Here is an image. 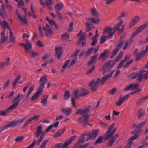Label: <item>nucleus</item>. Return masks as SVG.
<instances>
[{
    "label": "nucleus",
    "instance_id": "nucleus-57",
    "mask_svg": "<svg viewBox=\"0 0 148 148\" xmlns=\"http://www.w3.org/2000/svg\"><path fill=\"white\" fill-rule=\"evenodd\" d=\"M133 42V40H130L129 41L125 43L123 48V50L125 49L128 46V45L131 44Z\"/></svg>",
    "mask_w": 148,
    "mask_h": 148
},
{
    "label": "nucleus",
    "instance_id": "nucleus-3",
    "mask_svg": "<svg viewBox=\"0 0 148 148\" xmlns=\"http://www.w3.org/2000/svg\"><path fill=\"white\" fill-rule=\"evenodd\" d=\"M104 34L107 33L108 36H102L100 40V43L101 44L104 43L106 40L107 38H111L113 35L114 33L112 31V28L110 27H106L103 32Z\"/></svg>",
    "mask_w": 148,
    "mask_h": 148
},
{
    "label": "nucleus",
    "instance_id": "nucleus-5",
    "mask_svg": "<svg viewBox=\"0 0 148 148\" xmlns=\"http://www.w3.org/2000/svg\"><path fill=\"white\" fill-rule=\"evenodd\" d=\"M24 95H20L18 94V95L15 97L12 100V103H13L6 110V111L9 110H12L13 109L16 108L18 105L20 101V100L19 99L20 97H23Z\"/></svg>",
    "mask_w": 148,
    "mask_h": 148
},
{
    "label": "nucleus",
    "instance_id": "nucleus-2",
    "mask_svg": "<svg viewBox=\"0 0 148 148\" xmlns=\"http://www.w3.org/2000/svg\"><path fill=\"white\" fill-rule=\"evenodd\" d=\"M90 107L91 106H89L83 110L79 108L75 112L76 114H80L82 116V117H80L79 118L78 122L79 123L82 124L83 126H85L87 123L88 119L90 116L88 113Z\"/></svg>",
    "mask_w": 148,
    "mask_h": 148
},
{
    "label": "nucleus",
    "instance_id": "nucleus-8",
    "mask_svg": "<svg viewBox=\"0 0 148 148\" xmlns=\"http://www.w3.org/2000/svg\"><path fill=\"white\" fill-rule=\"evenodd\" d=\"M112 62L111 60H110L106 62L104 64L102 69L105 70L103 73V75H104L106 72L109 71L116 64L115 63H112L110 66V64Z\"/></svg>",
    "mask_w": 148,
    "mask_h": 148
},
{
    "label": "nucleus",
    "instance_id": "nucleus-32",
    "mask_svg": "<svg viewBox=\"0 0 148 148\" xmlns=\"http://www.w3.org/2000/svg\"><path fill=\"white\" fill-rule=\"evenodd\" d=\"M87 20H90V22L91 23H94L97 24L100 21V19L99 18H90L88 19Z\"/></svg>",
    "mask_w": 148,
    "mask_h": 148
},
{
    "label": "nucleus",
    "instance_id": "nucleus-46",
    "mask_svg": "<svg viewBox=\"0 0 148 148\" xmlns=\"http://www.w3.org/2000/svg\"><path fill=\"white\" fill-rule=\"evenodd\" d=\"M119 50L116 48L114 49L112 52V55L110 56V58L112 59L113 58L117 53Z\"/></svg>",
    "mask_w": 148,
    "mask_h": 148
},
{
    "label": "nucleus",
    "instance_id": "nucleus-55",
    "mask_svg": "<svg viewBox=\"0 0 148 148\" xmlns=\"http://www.w3.org/2000/svg\"><path fill=\"white\" fill-rule=\"evenodd\" d=\"M49 24L51 25H53L55 26L56 28L58 29V26L56 24V22L53 20H51L49 22Z\"/></svg>",
    "mask_w": 148,
    "mask_h": 148
},
{
    "label": "nucleus",
    "instance_id": "nucleus-61",
    "mask_svg": "<svg viewBox=\"0 0 148 148\" xmlns=\"http://www.w3.org/2000/svg\"><path fill=\"white\" fill-rule=\"evenodd\" d=\"M123 102L121 98L119 97V99L116 103V105L117 106H120L122 104Z\"/></svg>",
    "mask_w": 148,
    "mask_h": 148
},
{
    "label": "nucleus",
    "instance_id": "nucleus-35",
    "mask_svg": "<svg viewBox=\"0 0 148 148\" xmlns=\"http://www.w3.org/2000/svg\"><path fill=\"white\" fill-rule=\"evenodd\" d=\"M43 29L45 31L46 36L50 35L52 34V31L50 28H46L44 27H43Z\"/></svg>",
    "mask_w": 148,
    "mask_h": 148
},
{
    "label": "nucleus",
    "instance_id": "nucleus-7",
    "mask_svg": "<svg viewBox=\"0 0 148 148\" xmlns=\"http://www.w3.org/2000/svg\"><path fill=\"white\" fill-rule=\"evenodd\" d=\"M77 137V136L74 135L71 137L67 141L65 142L64 144L60 143L56 146V148H68L67 146L70 144Z\"/></svg>",
    "mask_w": 148,
    "mask_h": 148
},
{
    "label": "nucleus",
    "instance_id": "nucleus-6",
    "mask_svg": "<svg viewBox=\"0 0 148 148\" xmlns=\"http://www.w3.org/2000/svg\"><path fill=\"white\" fill-rule=\"evenodd\" d=\"M42 127L41 125H40L37 128V131L36 134V137L38 138L41 135L40 137L37 141V144L38 145H39L40 144L45 135V134L42 131Z\"/></svg>",
    "mask_w": 148,
    "mask_h": 148
},
{
    "label": "nucleus",
    "instance_id": "nucleus-42",
    "mask_svg": "<svg viewBox=\"0 0 148 148\" xmlns=\"http://www.w3.org/2000/svg\"><path fill=\"white\" fill-rule=\"evenodd\" d=\"M127 14L123 12H122L120 13V15L117 18V19L119 21H122V23L123 22V21L122 19L123 17H124L126 16Z\"/></svg>",
    "mask_w": 148,
    "mask_h": 148
},
{
    "label": "nucleus",
    "instance_id": "nucleus-12",
    "mask_svg": "<svg viewBox=\"0 0 148 148\" xmlns=\"http://www.w3.org/2000/svg\"><path fill=\"white\" fill-rule=\"evenodd\" d=\"M48 82V79L45 75L41 77L39 81L40 86L38 89L43 91L44 87V86Z\"/></svg>",
    "mask_w": 148,
    "mask_h": 148
},
{
    "label": "nucleus",
    "instance_id": "nucleus-11",
    "mask_svg": "<svg viewBox=\"0 0 148 148\" xmlns=\"http://www.w3.org/2000/svg\"><path fill=\"white\" fill-rule=\"evenodd\" d=\"M27 44L29 47V49L27 50L26 51V52L27 53L29 52L31 53V56L32 57H35L38 56L39 53L37 52H35L32 50V45L31 43L29 40H27L26 41Z\"/></svg>",
    "mask_w": 148,
    "mask_h": 148
},
{
    "label": "nucleus",
    "instance_id": "nucleus-28",
    "mask_svg": "<svg viewBox=\"0 0 148 148\" xmlns=\"http://www.w3.org/2000/svg\"><path fill=\"white\" fill-rule=\"evenodd\" d=\"M48 96L47 95H45L43 98L41 100L40 103L44 106H46L47 104Z\"/></svg>",
    "mask_w": 148,
    "mask_h": 148
},
{
    "label": "nucleus",
    "instance_id": "nucleus-59",
    "mask_svg": "<svg viewBox=\"0 0 148 148\" xmlns=\"http://www.w3.org/2000/svg\"><path fill=\"white\" fill-rule=\"evenodd\" d=\"M31 9L32 11V12H29L28 13V15L30 16L34 15V11L33 9V4H31Z\"/></svg>",
    "mask_w": 148,
    "mask_h": 148
},
{
    "label": "nucleus",
    "instance_id": "nucleus-20",
    "mask_svg": "<svg viewBox=\"0 0 148 148\" xmlns=\"http://www.w3.org/2000/svg\"><path fill=\"white\" fill-rule=\"evenodd\" d=\"M96 34L92 38V41L91 44L92 46H95L98 41L97 37L98 36V30L97 29L96 31Z\"/></svg>",
    "mask_w": 148,
    "mask_h": 148
},
{
    "label": "nucleus",
    "instance_id": "nucleus-53",
    "mask_svg": "<svg viewBox=\"0 0 148 148\" xmlns=\"http://www.w3.org/2000/svg\"><path fill=\"white\" fill-rule=\"evenodd\" d=\"M89 93L88 91L86 90L84 88L82 89V93L80 95L81 96H83L86 95Z\"/></svg>",
    "mask_w": 148,
    "mask_h": 148
},
{
    "label": "nucleus",
    "instance_id": "nucleus-37",
    "mask_svg": "<svg viewBox=\"0 0 148 148\" xmlns=\"http://www.w3.org/2000/svg\"><path fill=\"white\" fill-rule=\"evenodd\" d=\"M16 125L15 121L11 122L10 123L4 126L5 130L9 127H13Z\"/></svg>",
    "mask_w": 148,
    "mask_h": 148
},
{
    "label": "nucleus",
    "instance_id": "nucleus-31",
    "mask_svg": "<svg viewBox=\"0 0 148 148\" xmlns=\"http://www.w3.org/2000/svg\"><path fill=\"white\" fill-rule=\"evenodd\" d=\"M122 21H119L115 26V27L113 29H112V31L114 33V32H116L117 31H119V32L120 27L122 23Z\"/></svg>",
    "mask_w": 148,
    "mask_h": 148
},
{
    "label": "nucleus",
    "instance_id": "nucleus-13",
    "mask_svg": "<svg viewBox=\"0 0 148 148\" xmlns=\"http://www.w3.org/2000/svg\"><path fill=\"white\" fill-rule=\"evenodd\" d=\"M140 17L138 16L134 17L130 22L129 25V27L132 28L135 25L140 21Z\"/></svg>",
    "mask_w": 148,
    "mask_h": 148
},
{
    "label": "nucleus",
    "instance_id": "nucleus-51",
    "mask_svg": "<svg viewBox=\"0 0 148 148\" xmlns=\"http://www.w3.org/2000/svg\"><path fill=\"white\" fill-rule=\"evenodd\" d=\"M70 97L69 92L68 90H66L64 95V98L65 100L68 99Z\"/></svg>",
    "mask_w": 148,
    "mask_h": 148
},
{
    "label": "nucleus",
    "instance_id": "nucleus-44",
    "mask_svg": "<svg viewBox=\"0 0 148 148\" xmlns=\"http://www.w3.org/2000/svg\"><path fill=\"white\" fill-rule=\"evenodd\" d=\"M143 132V130H139L137 132H136V130H135L133 131L131 133L132 134H133L135 133H136L134 135V136L136 137H137V138L138 137L139 135L140 134Z\"/></svg>",
    "mask_w": 148,
    "mask_h": 148
},
{
    "label": "nucleus",
    "instance_id": "nucleus-21",
    "mask_svg": "<svg viewBox=\"0 0 148 148\" xmlns=\"http://www.w3.org/2000/svg\"><path fill=\"white\" fill-rule=\"evenodd\" d=\"M1 9H0V15L3 18H5L6 17V14L5 11V7L3 3L1 6Z\"/></svg>",
    "mask_w": 148,
    "mask_h": 148
},
{
    "label": "nucleus",
    "instance_id": "nucleus-39",
    "mask_svg": "<svg viewBox=\"0 0 148 148\" xmlns=\"http://www.w3.org/2000/svg\"><path fill=\"white\" fill-rule=\"evenodd\" d=\"M148 25V23L146 22L143 24L141 25L140 27L137 28L138 30H139L140 32L142 31L145 29Z\"/></svg>",
    "mask_w": 148,
    "mask_h": 148
},
{
    "label": "nucleus",
    "instance_id": "nucleus-15",
    "mask_svg": "<svg viewBox=\"0 0 148 148\" xmlns=\"http://www.w3.org/2000/svg\"><path fill=\"white\" fill-rule=\"evenodd\" d=\"M139 86V84H136L135 85L134 84H131L127 86L126 88L124 89L125 91H127L130 90H134L136 89Z\"/></svg>",
    "mask_w": 148,
    "mask_h": 148
},
{
    "label": "nucleus",
    "instance_id": "nucleus-49",
    "mask_svg": "<svg viewBox=\"0 0 148 148\" xmlns=\"http://www.w3.org/2000/svg\"><path fill=\"white\" fill-rule=\"evenodd\" d=\"M48 141V139H47L43 141L41 145L39 148H45L46 145Z\"/></svg>",
    "mask_w": 148,
    "mask_h": 148
},
{
    "label": "nucleus",
    "instance_id": "nucleus-36",
    "mask_svg": "<svg viewBox=\"0 0 148 148\" xmlns=\"http://www.w3.org/2000/svg\"><path fill=\"white\" fill-rule=\"evenodd\" d=\"M140 75L141 74L140 72L139 73L135 74L132 77V79H133L136 77H138V81L139 82H140L142 80V77Z\"/></svg>",
    "mask_w": 148,
    "mask_h": 148
},
{
    "label": "nucleus",
    "instance_id": "nucleus-26",
    "mask_svg": "<svg viewBox=\"0 0 148 148\" xmlns=\"http://www.w3.org/2000/svg\"><path fill=\"white\" fill-rule=\"evenodd\" d=\"M90 20H87L86 22V32L90 31L94 28L93 25L92 23L90 22Z\"/></svg>",
    "mask_w": 148,
    "mask_h": 148
},
{
    "label": "nucleus",
    "instance_id": "nucleus-10",
    "mask_svg": "<svg viewBox=\"0 0 148 148\" xmlns=\"http://www.w3.org/2000/svg\"><path fill=\"white\" fill-rule=\"evenodd\" d=\"M99 131L100 130L99 129L92 130L90 133L88 134V138H86V141H87L90 139H95L97 136Z\"/></svg>",
    "mask_w": 148,
    "mask_h": 148
},
{
    "label": "nucleus",
    "instance_id": "nucleus-40",
    "mask_svg": "<svg viewBox=\"0 0 148 148\" xmlns=\"http://www.w3.org/2000/svg\"><path fill=\"white\" fill-rule=\"evenodd\" d=\"M18 17L21 23H24L26 24L27 23V18L25 16H24L22 17L21 16H19Z\"/></svg>",
    "mask_w": 148,
    "mask_h": 148
},
{
    "label": "nucleus",
    "instance_id": "nucleus-38",
    "mask_svg": "<svg viewBox=\"0 0 148 148\" xmlns=\"http://www.w3.org/2000/svg\"><path fill=\"white\" fill-rule=\"evenodd\" d=\"M52 2V0H45L46 5L50 10L52 9V7L51 5L53 4Z\"/></svg>",
    "mask_w": 148,
    "mask_h": 148
},
{
    "label": "nucleus",
    "instance_id": "nucleus-34",
    "mask_svg": "<svg viewBox=\"0 0 148 148\" xmlns=\"http://www.w3.org/2000/svg\"><path fill=\"white\" fill-rule=\"evenodd\" d=\"M91 11L93 16L95 17H98L99 16V12L95 8H91Z\"/></svg>",
    "mask_w": 148,
    "mask_h": 148
},
{
    "label": "nucleus",
    "instance_id": "nucleus-18",
    "mask_svg": "<svg viewBox=\"0 0 148 148\" xmlns=\"http://www.w3.org/2000/svg\"><path fill=\"white\" fill-rule=\"evenodd\" d=\"M137 138V137H136L134 135L130 137L128 139V143L125 146L124 148H131V145L133 143L132 140H134Z\"/></svg>",
    "mask_w": 148,
    "mask_h": 148
},
{
    "label": "nucleus",
    "instance_id": "nucleus-41",
    "mask_svg": "<svg viewBox=\"0 0 148 148\" xmlns=\"http://www.w3.org/2000/svg\"><path fill=\"white\" fill-rule=\"evenodd\" d=\"M123 54L124 52L122 51H121L120 52V53L117 56L114 60V61H115V63H116V62L119 61L121 59L123 55Z\"/></svg>",
    "mask_w": 148,
    "mask_h": 148
},
{
    "label": "nucleus",
    "instance_id": "nucleus-19",
    "mask_svg": "<svg viewBox=\"0 0 148 148\" xmlns=\"http://www.w3.org/2000/svg\"><path fill=\"white\" fill-rule=\"evenodd\" d=\"M62 47H56L55 51H56V56H57L58 59H60L62 55Z\"/></svg>",
    "mask_w": 148,
    "mask_h": 148
},
{
    "label": "nucleus",
    "instance_id": "nucleus-4",
    "mask_svg": "<svg viewBox=\"0 0 148 148\" xmlns=\"http://www.w3.org/2000/svg\"><path fill=\"white\" fill-rule=\"evenodd\" d=\"M0 25L2 26L4 28H6L8 29L10 31V41L11 42L15 43L16 42V38L15 36H13V33L7 22L5 20H4L3 22L0 19Z\"/></svg>",
    "mask_w": 148,
    "mask_h": 148
},
{
    "label": "nucleus",
    "instance_id": "nucleus-22",
    "mask_svg": "<svg viewBox=\"0 0 148 148\" xmlns=\"http://www.w3.org/2000/svg\"><path fill=\"white\" fill-rule=\"evenodd\" d=\"M108 53V51L107 50H105L104 52L102 53L100 55L98 58V60H100L102 59V61L103 62H104L108 58V56H107Z\"/></svg>",
    "mask_w": 148,
    "mask_h": 148
},
{
    "label": "nucleus",
    "instance_id": "nucleus-14",
    "mask_svg": "<svg viewBox=\"0 0 148 148\" xmlns=\"http://www.w3.org/2000/svg\"><path fill=\"white\" fill-rule=\"evenodd\" d=\"M115 71L114 70L112 71L109 74H106L102 78V79L100 81V83L102 84H103L105 82L111 78L114 72Z\"/></svg>",
    "mask_w": 148,
    "mask_h": 148
},
{
    "label": "nucleus",
    "instance_id": "nucleus-23",
    "mask_svg": "<svg viewBox=\"0 0 148 148\" xmlns=\"http://www.w3.org/2000/svg\"><path fill=\"white\" fill-rule=\"evenodd\" d=\"M42 90L38 89L37 92L32 97L31 99L32 101H34L38 98L40 95L42 93Z\"/></svg>",
    "mask_w": 148,
    "mask_h": 148
},
{
    "label": "nucleus",
    "instance_id": "nucleus-63",
    "mask_svg": "<svg viewBox=\"0 0 148 148\" xmlns=\"http://www.w3.org/2000/svg\"><path fill=\"white\" fill-rule=\"evenodd\" d=\"M26 118V117L23 118L21 119H19L16 121H15L16 125L22 123Z\"/></svg>",
    "mask_w": 148,
    "mask_h": 148
},
{
    "label": "nucleus",
    "instance_id": "nucleus-54",
    "mask_svg": "<svg viewBox=\"0 0 148 148\" xmlns=\"http://www.w3.org/2000/svg\"><path fill=\"white\" fill-rule=\"evenodd\" d=\"M87 135L88 136V134H86L82 136L81 137V139L79 140L77 142L79 143L80 144L82 143L85 140V136Z\"/></svg>",
    "mask_w": 148,
    "mask_h": 148
},
{
    "label": "nucleus",
    "instance_id": "nucleus-24",
    "mask_svg": "<svg viewBox=\"0 0 148 148\" xmlns=\"http://www.w3.org/2000/svg\"><path fill=\"white\" fill-rule=\"evenodd\" d=\"M72 111V109L70 108H64L62 110V112L67 116L70 115Z\"/></svg>",
    "mask_w": 148,
    "mask_h": 148
},
{
    "label": "nucleus",
    "instance_id": "nucleus-62",
    "mask_svg": "<svg viewBox=\"0 0 148 148\" xmlns=\"http://www.w3.org/2000/svg\"><path fill=\"white\" fill-rule=\"evenodd\" d=\"M133 62V60L132 59L130 60L127 62L124 66L123 67L125 68H128V67Z\"/></svg>",
    "mask_w": 148,
    "mask_h": 148
},
{
    "label": "nucleus",
    "instance_id": "nucleus-16",
    "mask_svg": "<svg viewBox=\"0 0 148 148\" xmlns=\"http://www.w3.org/2000/svg\"><path fill=\"white\" fill-rule=\"evenodd\" d=\"M140 71L142 78L143 77L145 80H147L148 78V70H145L143 69L140 70Z\"/></svg>",
    "mask_w": 148,
    "mask_h": 148
},
{
    "label": "nucleus",
    "instance_id": "nucleus-1",
    "mask_svg": "<svg viewBox=\"0 0 148 148\" xmlns=\"http://www.w3.org/2000/svg\"><path fill=\"white\" fill-rule=\"evenodd\" d=\"M114 126L115 125L114 123L112 124L108 127L107 132L103 136L104 138L106 140H108L111 138L108 142V147L111 146L119 137V135L118 134H116L114 136L117 130L116 127L114 128L112 131Z\"/></svg>",
    "mask_w": 148,
    "mask_h": 148
},
{
    "label": "nucleus",
    "instance_id": "nucleus-58",
    "mask_svg": "<svg viewBox=\"0 0 148 148\" xmlns=\"http://www.w3.org/2000/svg\"><path fill=\"white\" fill-rule=\"evenodd\" d=\"M74 58H73V59L72 61V62L69 65V67H70L72 65L74 64L76 62V60L77 59V57L73 56Z\"/></svg>",
    "mask_w": 148,
    "mask_h": 148
},
{
    "label": "nucleus",
    "instance_id": "nucleus-9",
    "mask_svg": "<svg viewBox=\"0 0 148 148\" xmlns=\"http://www.w3.org/2000/svg\"><path fill=\"white\" fill-rule=\"evenodd\" d=\"M100 81V79L98 78L95 82L94 81H92L91 82L89 86L90 87L91 90L92 92H94L97 90Z\"/></svg>",
    "mask_w": 148,
    "mask_h": 148
},
{
    "label": "nucleus",
    "instance_id": "nucleus-52",
    "mask_svg": "<svg viewBox=\"0 0 148 148\" xmlns=\"http://www.w3.org/2000/svg\"><path fill=\"white\" fill-rule=\"evenodd\" d=\"M5 30L4 28V31H3V32H1V40H2V42H3L5 41H6L7 40V37H5Z\"/></svg>",
    "mask_w": 148,
    "mask_h": 148
},
{
    "label": "nucleus",
    "instance_id": "nucleus-27",
    "mask_svg": "<svg viewBox=\"0 0 148 148\" xmlns=\"http://www.w3.org/2000/svg\"><path fill=\"white\" fill-rule=\"evenodd\" d=\"M130 58L127 56H125V57L124 60L121 61L119 63V65L117 67L118 69L121 68L122 66L128 60H129Z\"/></svg>",
    "mask_w": 148,
    "mask_h": 148
},
{
    "label": "nucleus",
    "instance_id": "nucleus-25",
    "mask_svg": "<svg viewBox=\"0 0 148 148\" xmlns=\"http://www.w3.org/2000/svg\"><path fill=\"white\" fill-rule=\"evenodd\" d=\"M64 7V4L62 3H58L55 6L56 12H60Z\"/></svg>",
    "mask_w": 148,
    "mask_h": 148
},
{
    "label": "nucleus",
    "instance_id": "nucleus-50",
    "mask_svg": "<svg viewBox=\"0 0 148 148\" xmlns=\"http://www.w3.org/2000/svg\"><path fill=\"white\" fill-rule=\"evenodd\" d=\"M103 138L102 136H100L98 138L96 141L94 142L95 145H96L98 143H101L103 141Z\"/></svg>",
    "mask_w": 148,
    "mask_h": 148
},
{
    "label": "nucleus",
    "instance_id": "nucleus-17",
    "mask_svg": "<svg viewBox=\"0 0 148 148\" xmlns=\"http://www.w3.org/2000/svg\"><path fill=\"white\" fill-rule=\"evenodd\" d=\"M66 129V127H64L62 129L58 130L57 132L54 135V137L55 138H58L60 137L65 131Z\"/></svg>",
    "mask_w": 148,
    "mask_h": 148
},
{
    "label": "nucleus",
    "instance_id": "nucleus-30",
    "mask_svg": "<svg viewBox=\"0 0 148 148\" xmlns=\"http://www.w3.org/2000/svg\"><path fill=\"white\" fill-rule=\"evenodd\" d=\"M98 56V54H96L92 56L90 60L88 63V65H90L93 63H95L96 62V59Z\"/></svg>",
    "mask_w": 148,
    "mask_h": 148
},
{
    "label": "nucleus",
    "instance_id": "nucleus-47",
    "mask_svg": "<svg viewBox=\"0 0 148 148\" xmlns=\"http://www.w3.org/2000/svg\"><path fill=\"white\" fill-rule=\"evenodd\" d=\"M34 88V85H32L29 88L28 90L27 94L26 96V98H28L31 94L33 91Z\"/></svg>",
    "mask_w": 148,
    "mask_h": 148
},
{
    "label": "nucleus",
    "instance_id": "nucleus-45",
    "mask_svg": "<svg viewBox=\"0 0 148 148\" xmlns=\"http://www.w3.org/2000/svg\"><path fill=\"white\" fill-rule=\"evenodd\" d=\"M143 132V130H139L137 132H136V130H135L133 131L131 133L132 134H133L135 133H136L134 135V136L136 137H137V138L138 137L139 135L140 134Z\"/></svg>",
    "mask_w": 148,
    "mask_h": 148
},
{
    "label": "nucleus",
    "instance_id": "nucleus-43",
    "mask_svg": "<svg viewBox=\"0 0 148 148\" xmlns=\"http://www.w3.org/2000/svg\"><path fill=\"white\" fill-rule=\"evenodd\" d=\"M21 77V75H18L17 77L14 80V81L13 82L12 84L14 88L16 86V84L18 82L19 80L20 79Z\"/></svg>",
    "mask_w": 148,
    "mask_h": 148
},
{
    "label": "nucleus",
    "instance_id": "nucleus-60",
    "mask_svg": "<svg viewBox=\"0 0 148 148\" xmlns=\"http://www.w3.org/2000/svg\"><path fill=\"white\" fill-rule=\"evenodd\" d=\"M81 94H78V90L76 89L75 90L74 92V95L75 98L77 99L79 96H81Z\"/></svg>",
    "mask_w": 148,
    "mask_h": 148
},
{
    "label": "nucleus",
    "instance_id": "nucleus-64",
    "mask_svg": "<svg viewBox=\"0 0 148 148\" xmlns=\"http://www.w3.org/2000/svg\"><path fill=\"white\" fill-rule=\"evenodd\" d=\"M37 141L36 140L34 139L33 142L32 143V144L30 145L29 146L27 147L26 148H33L34 147V146L36 144Z\"/></svg>",
    "mask_w": 148,
    "mask_h": 148
},
{
    "label": "nucleus",
    "instance_id": "nucleus-33",
    "mask_svg": "<svg viewBox=\"0 0 148 148\" xmlns=\"http://www.w3.org/2000/svg\"><path fill=\"white\" fill-rule=\"evenodd\" d=\"M146 123V121H145L140 123L138 125L136 124H134L133 125V127L134 128H136L137 129H139L142 128L145 125Z\"/></svg>",
    "mask_w": 148,
    "mask_h": 148
},
{
    "label": "nucleus",
    "instance_id": "nucleus-48",
    "mask_svg": "<svg viewBox=\"0 0 148 148\" xmlns=\"http://www.w3.org/2000/svg\"><path fill=\"white\" fill-rule=\"evenodd\" d=\"M61 38L64 40H68L69 39V35L66 33L63 34L61 36Z\"/></svg>",
    "mask_w": 148,
    "mask_h": 148
},
{
    "label": "nucleus",
    "instance_id": "nucleus-56",
    "mask_svg": "<svg viewBox=\"0 0 148 148\" xmlns=\"http://www.w3.org/2000/svg\"><path fill=\"white\" fill-rule=\"evenodd\" d=\"M27 40H28L27 39H25V44L23 43H21L19 44V45L22 47H24L26 49V50H27L29 49V47H28L26 43V41Z\"/></svg>",
    "mask_w": 148,
    "mask_h": 148
},
{
    "label": "nucleus",
    "instance_id": "nucleus-29",
    "mask_svg": "<svg viewBox=\"0 0 148 148\" xmlns=\"http://www.w3.org/2000/svg\"><path fill=\"white\" fill-rule=\"evenodd\" d=\"M123 37H121L119 41L117 43V46L115 47L119 50L121 48L124 43V41L123 40Z\"/></svg>",
    "mask_w": 148,
    "mask_h": 148
}]
</instances>
